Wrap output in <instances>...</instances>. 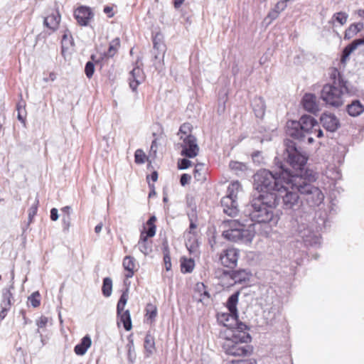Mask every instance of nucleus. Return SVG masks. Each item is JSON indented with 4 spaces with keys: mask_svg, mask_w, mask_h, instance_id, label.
I'll list each match as a JSON object with an SVG mask.
<instances>
[{
    "mask_svg": "<svg viewBox=\"0 0 364 364\" xmlns=\"http://www.w3.org/2000/svg\"><path fill=\"white\" fill-rule=\"evenodd\" d=\"M223 334L224 336L223 348L226 354L245 356L252 352V348L249 345L251 337L247 331V326L244 323H240L236 327L227 328Z\"/></svg>",
    "mask_w": 364,
    "mask_h": 364,
    "instance_id": "obj_1",
    "label": "nucleus"
},
{
    "mask_svg": "<svg viewBox=\"0 0 364 364\" xmlns=\"http://www.w3.org/2000/svg\"><path fill=\"white\" fill-rule=\"evenodd\" d=\"M276 206L277 196L275 194L272 193L267 196L260 194L252 199L250 205L247 206V211L252 221L272 222L276 224L278 221V217L274 213Z\"/></svg>",
    "mask_w": 364,
    "mask_h": 364,
    "instance_id": "obj_2",
    "label": "nucleus"
},
{
    "mask_svg": "<svg viewBox=\"0 0 364 364\" xmlns=\"http://www.w3.org/2000/svg\"><path fill=\"white\" fill-rule=\"evenodd\" d=\"M333 82L326 84L321 92V98L327 105L339 107L344 103L346 97L350 95L348 82L335 70L331 75Z\"/></svg>",
    "mask_w": 364,
    "mask_h": 364,
    "instance_id": "obj_3",
    "label": "nucleus"
},
{
    "mask_svg": "<svg viewBox=\"0 0 364 364\" xmlns=\"http://www.w3.org/2000/svg\"><path fill=\"white\" fill-rule=\"evenodd\" d=\"M290 173L291 172L284 168L282 163L279 173H273L267 169L259 170L254 176L255 188L259 192H263L264 196L276 194L279 186H282Z\"/></svg>",
    "mask_w": 364,
    "mask_h": 364,
    "instance_id": "obj_4",
    "label": "nucleus"
},
{
    "mask_svg": "<svg viewBox=\"0 0 364 364\" xmlns=\"http://www.w3.org/2000/svg\"><path fill=\"white\" fill-rule=\"evenodd\" d=\"M223 228V236L231 242L249 245L255 236V232L250 226L246 228L237 220H225Z\"/></svg>",
    "mask_w": 364,
    "mask_h": 364,
    "instance_id": "obj_5",
    "label": "nucleus"
},
{
    "mask_svg": "<svg viewBox=\"0 0 364 364\" xmlns=\"http://www.w3.org/2000/svg\"><path fill=\"white\" fill-rule=\"evenodd\" d=\"M296 178H300L297 174H289V176L284 181L282 186H279L277 196V205L279 200L282 199L283 207L285 209L293 208L299 202V191H297V186H293V180Z\"/></svg>",
    "mask_w": 364,
    "mask_h": 364,
    "instance_id": "obj_6",
    "label": "nucleus"
},
{
    "mask_svg": "<svg viewBox=\"0 0 364 364\" xmlns=\"http://www.w3.org/2000/svg\"><path fill=\"white\" fill-rule=\"evenodd\" d=\"M300 178H296L293 180V186H297V191L305 196L306 200L311 206L319 205L324 199V195L322 191L316 186L311 184L306 177L301 175Z\"/></svg>",
    "mask_w": 364,
    "mask_h": 364,
    "instance_id": "obj_7",
    "label": "nucleus"
},
{
    "mask_svg": "<svg viewBox=\"0 0 364 364\" xmlns=\"http://www.w3.org/2000/svg\"><path fill=\"white\" fill-rule=\"evenodd\" d=\"M285 155L287 161L295 170V173H291L305 177L304 173V166L308 159L307 156L298 149L295 143L291 141L286 142Z\"/></svg>",
    "mask_w": 364,
    "mask_h": 364,
    "instance_id": "obj_8",
    "label": "nucleus"
},
{
    "mask_svg": "<svg viewBox=\"0 0 364 364\" xmlns=\"http://www.w3.org/2000/svg\"><path fill=\"white\" fill-rule=\"evenodd\" d=\"M302 217L296 220L297 221V232L299 237L303 240L307 246H316L320 244V237L315 235L309 228V224L304 223Z\"/></svg>",
    "mask_w": 364,
    "mask_h": 364,
    "instance_id": "obj_9",
    "label": "nucleus"
},
{
    "mask_svg": "<svg viewBox=\"0 0 364 364\" xmlns=\"http://www.w3.org/2000/svg\"><path fill=\"white\" fill-rule=\"evenodd\" d=\"M182 141L181 155L188 158H194L196 156L199 151L196 138L194 136H186Z\"/></svg>",
    "mask_w": 364,
    "mask_h": 364,
    "instance_id": "obj_10",
    "label": "nucleus"
},
{
    "mask_svg": "<svg viewBox=\"0 0 364 364\" xmlns=\"http://www.w3.org/2000/svg\"><path fill=\"white\" fill-rule=\"evenodd\" d=\"M154 235V228H148L147 230H144L141 231L136 246L139 251L144 255H148L152 252V243L151 241L148 240V237H152Z\"/></svg>",
    "mask_w": 364,
    "mask_h": 364,
    "instance_id": "obj_11",
    "label": "nucleus"
},
{
    "mask_svg": "<svg viewBox=\"0 0 364 364\" xmlns=\"http://www.w3.org/2000/svg\"><path fill=\"white\" fill-rule=\"evenodd\" d=\"M239 251L233 247L224 250L220 255L221 264L229 268H233L237 265Z\"/></svg>",
    "mask_w": 364,
    "mask_h": 364,
    "instance_id": "obj_12",
    "label": "nucleus"
},
{
    "mask_svg": "<svg viewBox=\"0 0 364 364\" xmlns=\"http://www.w3.org/2000/svg\"><path fill=\"white\" fill-rule=\"evenodd\" d=\"M299 124L304 139H306V134H309L314 129H317L318 134L323 135V132L321 129L320 125L318 122L311 116L304 115L300 118Z\"/></svg>",
    "mask_w": 364,
    "mask_h": 364,
    "instance_id": "obj_13",
    "label": "nucleus"
},
{
    "mask_svg": "<svg viewBox=\"0 0 364 364\" xmlns=\"http://www.w3.org/2000/svg\"><path fill=\"white\" fill-rule=\"evenodd\" d=\"M73 16L79 26H87L91 19V9L86 6H80L74 10Z\"/></svg>",
    "mask_w": 364,
    "mask_h": 364,
    "instance_id": "obj_14",
    "label": "nucleus"
},
{
    "mask_svg": "<svg viewBox=\"0 0 364 364\" xmlns=\"http://www.w3.org/2000/svg\"><path fill=\"white\" fill-rule=\"evenodd\" d=\"M61 16L58 9L53 10L50 14L44 17L43 25L52 32L58 30L60 22Z\"/></svg>",
    "mask_w": 364,
    "mask_h": 364,
    "instance_id": "obj_15",
    "label": "nucleus"
},
{
    "mask_svg": "<svg viewBox=\"0 0 364 364\" xmlns=\"http://www.w3.org/2000/svg\"><path fill=\"white\" fill-rule=\"evenodd\" d=\"M320 121L323 127L331 132L337 130L340 125L338 118L331 113H323L320 117Z\"/></svg>",
    "mask_w": 364,
    "mask_h": 364,
    "instance_id": "obj_16",
    "label": "nucleus"
},
{
    "mask_svg": "<svg viewBox=\"0 0 364 364\" xmlns=\"http://www.w3.org/2000/svg\"><path fill=\"white\" fill-rule=\"evenodd\" d=\"M145 80V75L143 70L139 66L135 67L130 72L129 86L133 91H136L137 87Z\"/></svg>",
    "mask_w": 364,
    "mask_h": 364,
    "instance_id": "obj_17",
    "label": "nucleus"
},
{
    "mask_svg": "<svg viewBox=\"0 0 364 364\" xmlns=\"http://www.w3.org/2000/svg\"><path fill=\"white\" fill-rule=\"evenodd\" d=\"M221 205L223 208V212L230 216H235L238 213L237 199H234L231 196L223 197L221 199Z\"/></svg>",
    "mask_w": 364,
    "mask_h": 364,
    "instance_id": "obj_18",
    "label": "nucleus"
},
{
    "mask_svg": "<svg viewBox=\"0 0 364 364\" xmlns=\"http://www.w3.org/2000/svg\"><path fill=\"white\" fill-rule=\"evenodd\" d=\"M299 122L289 121L287 123V134L297 139L304 140Z\"/></svg>",
    "mask_w": 364,
    "mask_h": 364,
    "instance_id": "obj_19",
    "label": "nucleus"
},
{
    "mask_svg": "<svg viewBox=\"0 0 364 364\" xmlns=\"http://www.w3.org/2000/svg\"><path fill=\"white\" fill-rule=\"evenodd\" d=\"M303 106L304 109L312 113L318 111V105L316 102V97L311 93L305 94L303 97Z\"/></svg>",
    "mask_w": 364,
    "mask_h": 364,
    "instance_id": "obj_20",
    "label": "nucleus"
},
{
    "mask_svg": "<svg viewBox=\"0 0 364 364\" xmlns=\"http://www.w3.org/2000/svg\"><path fill=\"white\" fill-rule=\"evenodd\" d=\"M194 297L202 303H206L209 301L210 294L203 283L198 282L196 284Z\"/></svg>",
    "mask_w": 364,
    "mask_h": 364,
    "instance_id": "obj_21",
    "label": "nucleus"
},
{
    "mask_svg": "<svg viewBox=\"0 0 364 364\" xmlns=\"http://www.w3.org/2000/svg\"><path fill=\"white\" fill-rule=\"evenodd\" d=\"M252 110L257 118H262L265 114L266 105L264 100L260 97H256L252 102Z\"/></svg>",
    "mask_w": 364,
    "mask_h": 364,
    "instance_id": "obj_22",
    "label": "nucleus"
},
{
    "mask_svg": "<svg viewBox=\"0 0 364 364\" xmlns=\"http://www.w3.org/2000/svg\"><path fill=\"white\" fill-rule=\"evenodd\" d=\"M360 46H364V38L355 39L348 45L343 51L341 61L344 63L349 55Z\"/></svg>",
    "mask_w": 364,
    "mask_h": 364,
    "instance_id": "obj_23",
    "label": "nucleus"
},
{
    "mask_svg": "<svg viewBox=\"0 0 364 364\" xmlns=\"http://www.w3.org/2000/svg\"><path fill=\"white\" fill-rule=\"evenodd\" d=\"M91 346V338L89 334L84 336L80 343L77 344L74 348V352L77 355H83Z\"/></svg>",
    "mask_w": 364,
    "mask_h": 364,
    "instance_id": "obj_24",
    "label": "nucleus"
},
{
    "mask_svg": "<svg viewBox=\"0 0 364 364\" xmlns=\"http://www.w3.org/2000/svg\"><path fill=\"white\" fill-rule=\"evenodd\" d=\"M122 264L124 269L127 271L125 274L126 277H132L136 266L135 259L131 256H126L123 259Z\"/></svg>",
    "mask_w": 364,
    "mask_h": 364,
    "instance_id": "obj_25",
    "label": "nucleus"
},
{
    "mask_svg": "<svg viewBox=\"0 0 364 364\" xmlns=\"http://www.w3.org/2000/svg\"><path fill=\"white\" fill-rule=\"evenodd\" d=\"M74 46V40L69 31H65L61 41V53L65 55L66 50Z\"/></svg>",
    "mask_w": 364,
    "mask_h": 364,
    "instance_id": "obj_26",
    "label": "nucleus"
},
{
    "mask_svg": "<svg viewBox=\"0 0 364 364\" xmlns=\"http://www.w3.org/2000/svg\"><path fill=\"white\" fill-rule=\"evenodd\" d=\"M363 28V23H353L346 30L344 34V38L349 40L354 37L358 33H359Z\"/></svg>",
    "mask_w": 364,
    "mask_h": 364,
    "instance_id": "obj_27",
    "label": "nucleus"
},
{
    "mask_svg": "<svg viewBox=\"0 0 364 364\" xmlns=\"http://www.w3.org/2000/svg\"><path fill=\"white\" fill-rule=\"evenodd\" d=\"M347 110L350 116L357 117L364 112V106L358 100H355L348 106Z\"/></svg>",
    "mask_w": 364,
    "mask_h": 364,
    "instance_id": "obj_28",
    "label": "nucleus"
},
{
    "mask_svg": "<svg viewBox=\"0 0 364 364\" xmlns=\"http://www.w3.org/2000/svg\"><path fill=\"white\" fill-rule=\"evenodd\" d=\"M238 301V294H232L228 301H227V307L231 314L232 316L234 318L237 317V304Z\"/></svg>",
    "mask_w": 364,
    "mask_h": 364,
    "instance_id": "obj_29",
    "label": "nucleus"
},
{
    "mask_svg": "<svg viewBox=\"0 0 364 364\" xmlns=\"http://www.w3.org/2000/svg\"><path fill=\"white\" fill-rule=\"evenodd\" d=\"M186 246L191 254L196 255L198 253V242L196 235L186 237Z\"/></svg>",
    "mask_w": 364,
    "mask_h": 364,
    "instance_id": "obj_30",
    "label": "nucleus"
},
{
    "mask_svg": "<svg viewBox=\"0 0 364 364\" xmlns=\"http://www.w3.org/2000/svg\"><path fill=\"white\" fill-rule=\"evenodd\" d=\"M120 46V41L119 38H116L113 39L109 44L107 51H105L104 49L100 50V52H102L105 57H112L117 53L118 48Z\"/></svg>",
    "mask_w": 364,
    "mask_h": 364,
    "instance_id": "obj_31",
    "label": "nucleus"
},
{
    "mask_svg": "<svg viewBox=\"0 0 364 364\" xmlns=\"http://www.w3.org/2000/svg\"><path fill=\"white\" fill-rule=\"evenodd\" d=\"M144 349L146 357H149L155 351V341L154 337L151 334L148 333L145 337Z\"/></svg>",
    "mask_w": 364,
    "mask_h": 364,
    "instance_id": "obj_32",
    "label": "nucleus"
},
{
    "mask_svg": "<svg viewBox=\"0 0 364 364\" xmlns=\"http://www.w3.org/2000/svg\"><path fill=\"white\" fill-rule=\"evenodd\" d=\"M120 321L123 323L124 327L127 331L132 328V321L129 310H125L117 313Z\"/></svg>",
    "mask_w": 364,
    "mask_h": 364,
    "instance_id": "obj_33",
    "label": "nucleus"
},
{
    "mask_svg": "<svg viewBox=\"0 0 364 364\" xmlns=\"http://www.w3.org/2000/svg\"><path fill=\"white\" fill-rule=\"evenodd\" d=\"M240 191H241L240 183L238 181H233L228 186L225 196H231V198L237 199Z\"/></svg>",
    "mask_w": 364,
    "mask_h": 364,
    "instance_id": "obj_34",
    "label": "nucleus"
},
{
    "mask_svg": "<svg viewBox=\"0 0 364 364\" xmlns=\"http://www.w3.org/2000/svg\"><path fill=\"white\" fill-rule=\"evenodd\" d=\"M195 267V262L193 259L181 258V269L183 273H191Z\"/></svg>",
    "mask_w": 364,
    "mask_h": 364,
    "instance_id": "obj_35",
    "label": "nucleus"
},
{
    "mask_svg": "<svg viewBox=\"0 0 364 364\" xmlns=\"http://www.w3.org/2000/svg\"><path fill=\"white\" fill-rule=\"evenodd\" d=\"M157 315V308L152 304H148L146 306V318L147 321L152 323Z\"/></svg>",
    "mask_w": 364,
    "mask_h": 364,
    "instance_id": "obj_36",
    "label": "nucleus"
},
{
    "mask_svg": "<svg viewBox=\"0 0 364 364\" xmlns=\"http://www.w3.org/2000/svg\"><path fill=\"white\" fill-rule=\"evenodd\" d=\"M348 15L345 12H338L333 15L331 23H333L337 21L341 26L344 25L347 22Z\"/></svg>",
    "mask_w": 364,
    "mask_h": 364,
    "instance_id": "obj_37",
    "label": "nucleus"
},
{
    "mask_svg": "<svg viewBox=\"0 0 364 364\" xmlns=\"http://www.w3.org/2000/svg\"><path fill=\"white\" fill-rule=\"evenodd\" d=\"M191 125L189 123L183 124L179 129V132H178V135L180 137V139H183L186 136H193L191 132Z\"/></svg>",
    "mask_w": 364,
    "mask_h": 364,
    "instance_id": "obj_38",
    "label": "nucleus"
},
{
    "mask_svg": "<svg viewBox=\"0 0 364 364\" xmlns=\"http://www.w3.org/2000/svg\"><path fill=\"white\" fill-rule=\"evenodd\" d=\"M112 279L106 277L104 279L102 285V293L105 296H109L112 294Z\"/></svg>",
    "mask_w": 364,
    "mask_h": 364,
    "instance_id": "obj_39",
    "label": "nucleus"
},
{
    "mask_svg": "<svg viewBox=\"0 0 364 364\" xmlns=\"http://www.w3.org/2000/svg\"><path fill=\"white\" fill-rule=\"evenodd\" d=\"M250 274L246 270H238L234 274V279L236 282H242L248 280Z\"/></svg>",
    "mask_w": 364,
    "mask_h": 364,
    "instance_id": "obj_40",
    "label": "nucleus"
},
{
    "mask_svg": "<svg viewBox=\"0 0 364 364\" xmlns=\"http://www.w3.org/2000/svg\"><path fill=\"white\" fill-rule=\"evenodd\" d=\"M12 298V294L9 289H4L3 291V299L1 303V306H6L10 309L11 305V299Z\"/></svg>",
    "mask_w": 364,
    "mask_h": 364,
    "instance_id": "obj_41",
    "label": "nucleus"
},
{
    "mask_svg": "<svg viewBox=\"0 0 364 364\" xmlns=\"http://www.w3.org/2000/svg\"><path fill=\"white\" fill-rule=\"evenodd\" d=\"M41 295L39 292L34 291L30 296H28V301L31 303V305L36 308L40 306L41 304V300H40Z\"/></svg>",
    "mask_w": 364,
    "mask_h": 364,
    "instance_id": "obj_42",
    "label": "nucleus"
},
{
    "mask_svg": "<svg viewBox=\"0 0 364 364\" xmlns=\"http://www.w3.org/2000/svg\"><path fill=\"white\" fill-rule=\"evenodd\" d=\"M128 351V359L131 363H133L136 358L135 348L133 341H129L127 345Z\"/></svg>",
    "mask_w": 364,
    "mask_h": 364,
    "instance_id": "obj_43",
    "label": "nucleus"
},
{
    "mask_svg": "<svg viewBox=\"0 0 364 364\" xmlns=\"http://www.w3.org/2000/svg\"><path fill=\"white\" fill-rule=\"evenodd\" d=\"M146 159V156L144 151L141 149H137L135 151L134 154V161L138 164H144L145 161Z\"/></svg>",
    "mask_w": 364,
    "mask_h": 364,
    "instance_id": "obj_44",
    "label": "nucleus"
},
{
    "mask_svg": "<svg viewBox=\"0 0 364 364\" xmlns=\"http://www.w3.org/2000/svg\"><path fill=\"white\" fill-rule=\"evenodd\" d=\"M127 299H128V295L127 293L124 292L122 294V296L117 303V313L120 312V311H125L124 309L127 304Z\"/></svg>",
    "mask_w": 364,
    "mask_h": 364,
    "instance_id": "obj_45",
    "label": "nucleus"
},
{
    "mask_svg": "<svg viewBox=\"0 0 364 364\" xmlns=\"http://www.w3.org/2000/svg\"><path fill=\"white\" fill-rule=\"evenodd\" d=\"M38 205V200L36 198V200L35 201V203L33 205H32V206L28 210V220H29V223L32 222V220H33V217L37 213Z\"/></svg>",
    "mask_w": 364,
    "mask_h": 364,
    "instance_id": "obj_46",
    "label": "nucleus"
},
{
    "mask_svg": "<svg viewBox=\"0 0 364 364\" xmlns=\"http://www.w3.org/2000/svg\"><path fill=\"white\" fill-rule=\"evenodd\" d=\"M317 129H314L309 134H306V139H307L308 142L309 144H311L314 142L315 138H320L323 135H318V132L316 131Z\"/></svg>",
    "mask_w": 364,
    "mask_h": 364,
    "instance_id": "obj_47",
    "label": "nucleus"
},
{
    "mask_svg": "<svg viewBox=\"0 0 364 364\" xmlns=\"http://www.w3.org/2000/svg\"><path fill=\"white\" fill-rule=\"evenodd\" d=\"M167 249H168L167 246L164 247V250L166 252H165L164 255V262L166 269L167 271H169L171 269V257L167 251Z\"/></svg>",
    "mask_w": 364,
    "mask_h": 364,
    "instance_id": "obj_48",
    "label": "nucleus"
},
{
    "mask_svg": "<svg viewBox=\"0 0 364 364\" xmlns=\"http://www.w3.org/2000/svg\"><path fill=\"white\" fill-rule=\"evenodd\" d=\"M230 168L235 171H244L246 169V166L244 164L237 161H231L230 163Z\"/></svg>",
    "mask_w": 364,
    "mask_h": 364,
    "instance_id": "obj_49",
    "label": "nucleus"
},
{
    "mask_svg": "<svg viewBox=\"0 0 364 364\" xmlns=\"http://www.w3.org/2000/svg\"><path fill=\"white\" fill-rule=\"evenodd\" d=\"M279 15V14L278 13V11H277L274 9H272L267 14L264 21L269 20L268 21V24H270L274 20H275L278 18Z\"/></svg>",
    "mask_w": 364,
    "mask_h": 364,
    "instance_id": "obj_50",
    "label": "nucleus"
},
{
    "mask_svg": "<svg viewBox=\"0 0 364 364\" xmlns=\"http://www.w3.org/2000/svg\"><path fill=\"white\" fill-rule=\"evenodd\" d=\"M62 222L63 230L68 231L70 226V216L68 215H63Z\"/></svg>",
    "mask_w": 364,
    "mask_h": 364,
    "instance_id": "obj_51",
    "label": "nucleus"
},
{
    "mask_svg": "<svg viewBox=\"0 0 364 364\" xmlns=\"http://www.w3.org/2000/svg\"><path fill=\"white\" fill-rule=\"evenodd\" d=\"M196 223L193 220V219H190L189 230L185 233L186 237L196 235L195 230L196 229Z\"/></svg>",
    "mask_w": 364,
    "mask_h": 364,
    "instance_id": "obj_52",
    "label": "nucleus"
},
{
    "mask_svg": "<svg viewBox=\"0 0 364 364\" xmlns=\"http://www.w3.org/2000/svg\"><path fill=\"white\" fill-rule=\"evenodd\" d=\"M287 6V4L284 0H281L277 3L275 6L274 7V9L277 11H278L279 14H280L282 11H283Z\"/></svg>",
    "mask_w": 364,
    "mask_h": 364,
    "instance_id": "obj_53",
    "label": "nucleus"
},
{
    "mask_svg": "<svg viewBox=\"0 0 364 364\" xmlns=\"http://www.w3.org/2000/svg\"><path fill=\"white\" fill-rule=\"evenodd\" d=\"M191 165V161H189L188 159H183L178 162V167L179 169L183 170V169L188 168Z\"/></svg>",
    "mask_w": 364,
    "mask_h": 364,
    "instance_id": "obj_54",
    "label": "nucleus"
},
{
    "mask_svg": "<svg viewBox=\"0 0 364 364\" xmlns=\"http://www.w3.org/2000/svg\"><path fill=\"white\" fill-rule=\"evenodd\" d=\"M103 11L105 14H107V16L109 17V18H112L114 16V13L113 11V7L112 6H106L104 9H103Z\"/></svg>",
    "mask_w": 364,
    "mask_h": 364,
    "instance_id": "obj_55",
    "label": "nucleus"
},
{
    "mask_svg": "<svg viewBox=\"0 0 364 364\" xmlns=\"http://www.w3.org/2000/svg\"><path fill=\"white\" fill-rule=\"evenodd\" d=\"M156 218L155 216H151L146 223V225H148L149 228H154V235L156 234V225H154V222L156 221Z\"/></svg>",
    "mask_w": 364,
    "mask_h": 364,
    "instance_id": "obj_56",
    "label": "nucleus"
},
{
    "mask_svg": "<svg viewBox=\"0 0 364 364\" xmlns=\"http://www.w3.org/2000/svg\"><path fill=\"white\" fill-rule=\"evenodd\" d=\"M48 323V318L45 316H41L39 320L37 321V326L38 328H43Z\"/></svg>",
    "mask_w": 364,
    "mask_h": 364,
    "instance_id": "obj_57",
    "label": "nucleus"
},
{
    "mask_svg": "<svg viewBox=\"0 0 364 364\" xmlns=\"http://www.w3.org/2000/svg\"><path fill=\"white\" fill-rule=\"evenodd\" d=\"M58 218H59V215H58V209L55 208H53L50 210V219L53 221H56L58 219Z\"/></svg>",
    "mask_w": 364,
    "mask_h": 364,
    "instance_id": "obj_58",
    "label": "nucleus"
},
{
    "mask_svg": "<svg viewBox=\"0 0 364 364\" xmlns=\"http://www.w3.org/2000/svg\"><path fill=\"white\" fill-rule=\"evenodd\" d=\"M85 72L87 77L91 78V60H88L85 65Z\"/></svg>",
    "mask_w": 364,
    "mask_h": 364,
    "instance_id": "obj_59",
    "label": "nucleus"
},
{
    "mask_svg": "<svg viewBox=\"0 0 364 364\" xmlns=\"http://www.w3.org/2000/svg\"><path fill=\"white\" fill-rule=\"evenodd\" d=\"M156 40H157V36H156L153 40L154 48L156 49V50H163V48H164V44L161 43L157 42Z\"/></svg>",
    "mask_w": 364,
    "mask_h": 364,
    "instance_id": "obj_60",
    "label": "nucleus"
},
{
    "mask_svg": "<svg viewBox=\"0 0 364 364\" xmlns=\"http://www.w3.org/2000/svg\"><path fill=\"white\" fill-rule=\"evenodd\" d=\"M190 179L191 176L189 175L183 173L181 177L180 182L182 186H185L186 183H188Z\"/></svg>",
    "mask_w": 364,
    "mask_h": 364,
    "instance_id": "obj_61",
    "label": "nucleus"
},
{
    "mask_svg": "<svg viewBox=\"0 0 364 364\" xmlns=\"http://www.w3.org/2000/svg\"><path fill=\"white\" fill-rule=\"evenodd\" d=\"M1 311H0V321H2L6 316L7 311H9V308L6 306H1Z\"/></svg>",
    "mask_w": 364,
    "mask_h": 364,
    "instance_id": "obj_62",
    "label": "nucleus"
},
{
    "mask_svg": "<svg viewBox=\"0 0 364 364\" xmlns=\"http://www.w3.org/2000/svg\"><path fill=\"white\" fill-rule=\"evenodd\" d=\"M17 110H18V119L22 122H24V117L22 115V111L24 110V108H22L19 105L17 106Z\"/></svg>",
    "mask_w": 364,
    "mask_h": 364,
    "instance_id": "obj_63",
    "label": "nucleus"
},
{
    "mask_svg": "<svg viewBox=\"0 0 364 364\" xmlns=\"http://www.w3.org/2000/svg\"><path fill=\"white\" fill-rule=\"evenodd\" d=\"M56 79V74L53 72L50 73L49 76L48 77H44L43 81L48 82L49 80L54 81Z\"/></svg>",
    "mask_w": 364,
    "mask_h": 364,
    "instance_id": "obj_64",
    "label": "nucleus"
}]
</instances>
